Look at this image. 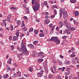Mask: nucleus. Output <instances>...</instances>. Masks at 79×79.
Returning <instances> with one entry per match:
<instances>
[{
  "label": "nucleus",
  "mask_w": 79,
  "mask_h": 79,
  "mask_svg": "<svg viewBox=\"0 0 79 79\" xmlns=\"http://www.w3.org/2000/svg\"><path fill=\"white\" fill-rule=\"evenodd\" d=\"M35 0H32V4L33 5H34V3H35L34 5L33 6V10L35 11V12H36V11H37L39 10L40 8V4H38V3H38V2L37 1V0H36V2L35 3Z\"/></svg>",
  "instance_id": "f257e3e1"
},
{
  "label": "nucleus",
  "mask_w": 79,
  "mask_h": 79,
  "mask_svg": "<svg viewBox=\"0 0 79 79\" xmlns=\"http://www.w3.org/2000/svg\"><path fill=\"white\" fill-rule=\"evenodd\" d=\"M17 49L20 52L22 51L24 55L26 56L28 54V52L27 51V48H26L25 47V45L24 44H22L21 48H17Z\"/></svg>",
  "instance_id": "f03ea898"
},
{
  "label": "nucleus",
  "mask_w": 79,
  "mask_h": 79,
  "mask_svg": "<svg viewBox=\"0 0 79 79\" xmlns=\"http://www.w3.org/2000/svg\"><path fill=\"white\" fill-rule=\"evenodd\" d=\"M63 17L64 19H66L68 18V13L66 12V11L64 9H60V17L61 18L62 16V15H63Z\"/></svg>",
  "instance_id": "7ed1b4c3"
},
{
  "label": "nucleus",
  "mask_w": 79,
  "mask_h": 79,
  "mask_svg": "<svg viewBox=\"0 0 79 79\" xmlns=\"http://www.w3.org/2000/svg\"><path fill=\"white\" fill-rule=\"evenodd\" d=\"M47 41H50V42H52V41L53 42H55L56 44H59L60 42V41L59 40H47Z\"/></svg>",
  "instance_id": "20e7f679"
},
{
  "label": "nucleus",
  "mask_w": 79,
  "mask_h": 79,
  "mask_svg": "<svg viewBox=\"0 0 79 79\" xmlns=\"http://www.w3.org/2000/svg\"><path fill=\"white\" fill-rule=\"evenodd\" d=\"M38 56H40V58H44V53H43L42 52H40L38 53Z\"/></svg>",
  "instance_id": "39448f33"
},
{
  "label": "nucleus",
  "mask_w": 79,
  "mask_h": 79,
  "mask_svg": "<svg viewBox=\"0 0 79 79\" xmlns=\"http://www.w3.org/2000/svg\"><path fill=\"white\" fill-rule=\"evenodd\" d=\"M59 27H60V28L62 27H63V26L64 25V23H63L62 22V21H60L59 22Z\"/></svg>",
  "instance_id": "423d86ee"
},
{
  "label": "nucleus",
  "mask_w": 79,
  "mask_h": 79,
  "mask_svg": "<svg viewBox=\"0 0 79 79\" xmlns=\"http://www.w3.org/2000/svg\"><path fill=\"white\" fill-rule=\"evenodd\" d=\"M66 27L68 29H69L71 28V25H70L69 22L67 23V24L66 25Z\"/></svg>",
  "instance_id": "0eeeda50"
},
{
  "label": "nucleus",
  "mask_w": 79,
  "mask_h": 79,
  "mask_svg": "<svg viewBox=\"0 0 79 79\" xmlns=\"http://www.w3.org/2000/svg\"><path fill=\"white\" fill-rule=\"evenodd\" d=\"M27 46L29 48H34V46L32 44H28Z\"/></svg>",
  "instance_id": "6e6552de"
},
{
  "label": "nucleus",
  "mask_w": 79,
  "mask_h": 79,
  "mask_svg": "<svg viewBox=\"0 0 79 79\" xmlns=\"http://www.w3.org/2000/svg\"><path fill=\"white\" fill-rule=\"evenodd\" d=\"M43 66L44 68H45L47 66V61H45L44 62L43 64Z\"/></svg>",
  "instance_id": "1a4fd4ad"
},
{
  "label": "nucleus",
  "mask_w": 79,
  "mask_h": 79,
  "mask_svg": "<svg viewBox=\"0 0 79 79\" xmlns=\"http://www.w3.org/2000/svg\"><path fill=\"white\" fill-rule=\"evenodd\" d=\"M45 69V72L46 74H48V68L47 67H44Z\"/></svg>",
  "instance_id": "9d476101"
},
{
  "label": "nucleus",
  "mask_w": 79,
  "mask_h": 79,
  "mask_svg": "<svg viewBox=\"0 0 79 79\" xmlns=\"http://www.w3.org/2000/svg\"><path fill=\"white\" fill-rule=\"evenodd\" d=\"M16 22V23H17V25H18V26H20V25H21V21L20 20H17Z\"/></svg>",
  "instance_id": "9b49d317"
},
{
  "label": "nucleus",
  "mask_w": 79,
  "mask_h": 79,
  "mask_svg": "<svg viewBox=\"0 0 79 79\" xmlns=\"http://www.w3.org/2000/svg\"><path fill=\"white\" fill-rule=\"evenodd\" d=\"M50 40H58V39L56 37H52Z\"/></svg>",
  "instance_id": "f8f14e48"
},
{
  "label": "nucleus",
  "mask_w": 79,
  "mask_h": 79,
  "mask_svg": "<svg viewBox=\"0 0 79 79\" xmlns=\"http://www.w3.org/2000/svg\"><path fill=\"white\" fill-rule=\"evenodd\" d=\"M21 73L19 71H18L17 72V76L18 77H21Z\"/></svg>",
  "instance_id": "ddd939ff"
},
{
  "label": "nucleus",
  "mask_w": 79,
  "mask_h": 79,
  "mask_svg": "<svg viewBox=\"0 0 79 79\" xmlns=\"http://www.w3.org/2000/svg\"><path fill=\"white\" fill-rule=\"evenodd\" d=\"M37 76L38 77H42V74L40 73L39 72L37 74Z\"/></svg>",
  "instance_id": "4468645a"
},
{
  "label": "nucleus",
  "mask_w": 79,
  "mask_h": 79,
  "mask_svg": "<svg viewBox=\"0 0 79 79\" xmlns=\"http://www.w3.org/2000/svg\"><path fill=\"white\" fill-rule=\"evenodd\" d=\"M50 22V21L49 20H45V21L44 22V23L45 24H48Z\"/></svg>",
  "instance_id": "2eb2a0df"
},
{
  "label": "nucleus",
  "mask_w": 79,
  "mask_h": 79,
  "mask_svg": "<svg viewBox=\"0 0 79 79\" xmlns=\"http://www.w3.org/2000/svg\"><path fill=\"white\" fill-rule=\"evenodd\" d=\"M70 62L68 60H66L64 61V63L66 64H69Z\"/></svg>",
  "instance_id": "dca6fc26"
},
{
  "label": "nucleus",
  "mask_w": 79,
  "mask_h": 79,
  "mask_svg": "<svg viewBox=\"0 0 79 79\" xmlns=\"http://www.w3.org/2000/svg\"><path fill=\"white\" fill-rule=\"evenodd\" d=\"M66 70L67 72H69V73H71V69L70 68H67L66 69Z\"/></svg>",
  "instance_id": "f3484780"
},
{
  "label": "nucleus",
  "mask_w": 79,
  "mask_h": 79,
  "mask_svg": "<svg viewBox=\"0 0 79 79\" xmlns=\"http://www.w3.org/2000/svg\"><path fill=\"white\" fill-rule=\"evenodd\" d=\"M75 13V15L76 16H77L78 15H79V12L78 11H75L74 12Z\"/></svg>",
  "instance_id": "a211bd4d"
},
{
  "label": "nucleus",
  "mask_w": 79,
  "mask_h": 79,
  "mask_svg": "<svg viewBox=\"0 0 79 79\" xmlns=\"http://www.w3.org/2000/svg\"><path fill=\"white\" fill-rule=\"evenodd\" d=\"M23 56V54H20L19 55L17 56V57L21 59Z\"/></svg>",
  "instance_id": "6ab92c4d"
},
{
  "label": "nucleus",
  "mask_w": 79,
  "mask_h": 79,
  "mask_svg": "<svg viewBox=\"0 0 79 79\" xmlns=\"http://www.w3.org/2000/svg\"><path fill=\"white\" fill-rule=\"evenodd\" d=\"M44 61V59H40L38 60V63H41L42 62Z\"/></svg>",
  "instance_id": "aec40b11"
},
{
  "label": "nucleus",
  "mask_w": 79,
  "mask_h": 79,
  "mask_svg": "<svg viewBox=\"0 0 79 79\" xmlns=\"http://www.w3.org/2000/svg\"><path fill=\"white\" fill-rule=\"evenodd\" d=\"M11 61H12V59L11 58H10L8 60V61H7V63H9V64H11Z\"/></svg>",
  "instance_id": "412c9836"
},
{
  "label": "nucleus",
  "mask_w": 79,
  "mask_h": 79,
  "mask_svg": "<svg viewBox=\"0 0 79 79\" xmlns=\"http://www.w3.org/2000/svg\"><path fill=\"white\" fill-rule=\"evenodd\" d=\"M70 2L72 3H75L76 2V0H70Z\"/></svg>",
  "instance_id": "4be33fe9"
},
{
  "label": "nucleus",
  "mask_w": 79,
  "mask_h": 79,
  "mask_svg": "<svg viewBox=\"0 0 79 79\" xmlns=\"http://www.w3.org/2000/svg\"><path fill=\"white\" fill-rule=\"evenodd\" d=\"M54 14L55 15H56L57 14V11H56V9H54L53 10Z\"/></svg>",
  "instance_id": "5701e85b"
},
{
  "label": "nucleus",
  "mask_w": 79,
  "mask_h": 79,
  "mask_svg": "<svg viewBox=\"0 0 79 79\" xmlns=\"http://www.w3.org/2000/svg\"><path fill=\"white\" fill-rule=\"evenodd\" d=\"M37 70H40L41 69H42V67H40V66H38L37 68H36Z\"/></svg>",
  "instance_id": "b1692460"
},
{
  "label": "nucleus",
  "mask_w": 79,
  "mask_h": 79,
  "mask_svg": "<svg viewBox=\"0 0 79 79\" xmlns=\"http://www.w3.org/2000/svg\"><path fill=\"white\" fill-rule=\"evenodd\" d=\"M38 30H34V32L35 33V35H37V34H38Z\"/></svg>",
  "instance_id": "393cba45"
},
{
  "label": "nucleus",
  "mask_w": 79,
  "mask_h": 79,
  "mask_svg": "<svg viewBox=\"0 0 79 79\" xmlns=\"http://www.w3.org/2000/svg\"><path fill=\"white\" fill-rule=\"evenodd\" d=\"M34 30V29L33 28H31L30 29L29 32H33V31Z\"/></svg>",
  "instance_id": "a878e982"
},
{
  "label": "nucleus",
  "mask_w": 79,
  "mask_h": 79,
  "mask_svg": "<svg viewBox=\"0 0 79 79\" xmlns=\"http://www.w3.org/2000/svg\"><path fill=\"white\" fill-rule=\"evenodd\" d=\"M26 9L27 13V14H29V8H27Z\"/></svg>",
  "instance_id": "bb28decb"
},
{
  "label": "nucleus",
  "mask_w": 79,
  "mask_h": 79,
  "mask_svg": "<svg viewBox=\"0 0 79 79\" xmlns=\"http://www.w3.org/2000/svg\"><path fill=\"white\" fill-rule=\"evenodd\" d=\"M44 34H43V33H41L40 34V36L41 37H44Z\"/></svg>",
  "instance_id": "cd10ccee"
},
{
  "label": "nucleus",
  "mask_w": 79,
  "mask_h": 79,
  "mask_svg": "<svg viewBox=\"0 0 79 79\" xmlns=\"http://www.w3.org/2000/svg\"><path fill=\"white\" fill-rule=\"evenodd\" d=\"M45 19H47V20H49L50 19V17L48 16H45Z\"/></svg>",
  "instance_id": "c85d7f7f"
},
{
  "label": "nucleus",
  "mask_w": 79,
  "mask_h": 79,
  "mask_svg": "<svg viewBox=\"0 0 79 79\" xmlns=\"http://www.w3.org/2000/svg\"><path fill=\"white\" fill-rule=\"evenodd\" d=\"M57 61L58 63H59V64H63L62 62H61V60H57Z\"/></svg>",
  "instance_id": "c756f323"
},
{
  "label": "nucleus",
  "mask_w": 79,
  "mask_h": 79,
  "mask_svg": "<svg viewBox=\"0 0 79 79\" xmlns=\"http://www.w3.org/2000/svg\"><path fill=\"white\" fill-rule=\"evenodd\" d=\"M33 43H34V45H36V44L37 43H38V41L37 40L33 42Z\"/></svg>",
  "instance_id": "7c9ffc66"
},
{
  "label": "nucleus",
  "mask_w": 79,
  "mask_h": 79,
  "mask_svg": "<svg viewBox=\"0 0 79 79\" xmlns=\"http://www.w3.org/2000/svg\"><path fill=\"white\" fill-rule=\"evenodd\" d=\"M23 18L26 19V21L27 22V16H23Z\"/></svg>",
  "instance_id": "2f4dec72"
},
{
  "label": "nucleus",
  "mask_w": 79,
  "mask_h": 79,
  "mask_svg": "<svg viewBox=\"0 0 79 79\" xmlns=\"http://www.w3.org/2000/svg\"><path fill=\"white\" fill-rule=\"evenodd\" d=\"M22 30L23 31H27V28H26L25 27L23 28Z\"/></svg>",
  "instance_id": "473e14b6"
},
{
  "label": "nucleus",
  "mask_w": 79,
  "mask_h": 79,
  "mask_svg": "<svg viewBox=\"0 0 79 79\" xmlns=\"http://www.w3.org/2000/svg\"><path fill=\"white\" fill-rule=\"evenodd\" d=\"M35 52L34 51H33L32 52V55L33 56H35Z\"/></svg>",
  "instance_id": "72a5a7b5"
},
{
  "label": "nucleus",
  "mask_w": 79,
  "mask_h": 79,
  "mask_svg": "<svg viewBox=\"0 0 79 79\" xmlns=\"http://www.w3.org/2000/svg\"><path fill=\"white\" fill-rule=\"evenodd\" d=\"M11 15L10 14H9L8 16H7V19L11 18Z\"/></svg>",
  "instance_id": "f704fd0d"
},
{
  "label": "nucleus",
  "mask_w": 79,
  "mask_h": 79,
  "mask_svg": "<svg viewBox=\"0 0 79 79\" xmlns=\"http://www.w3.org/2000/svg\"><path fill=\"white\" fill-rule=\"evenodd\" d=\"M11 69V68L10 67H8V68L6 69L7 72H8Z\"/></svg>",
  "instance_id": "c9c22d12"
},
{
  "label": "nucleus",
  "mask_w": 79,
  "mask_h": 79,
  "mask_svg": "<svg viewBox=\"0 0 79 79\" xmlns=\"http://www.w3.org/2000/svg\"><path fill=\"white\" fill-rule=\"evenodd\" d=\"M69 74H70V73H67V72H65L64 73V75H66V76H68L69 75Z\"/></svg>",
  "instance_id": "e433bc0d"
},
{
  "label": "nucleus",
  "mask_w": 79,
  "mask_h": 79,
  "mask_svg": "<svg viewBox=\"0 0 79 79\" xmlns=\"http://www.w3.org/2000/svg\"><path fill=\"white\" fill-rule=\"evenodd\" d=\"M75 56H76V55H74L73 54H72L70 56V57L71 58H73L74 57H75Z\"/></svg>",
  "instance_id": "4c0bfd02"
},
{
  "label": "nucleus",
  "mask_w": 79,
  "mask_h": 79,
  "mask_svg": "<svg viewBox=\"0 0 79 79\" xmlns=\"http://www.w3.org/2000/svg\"><path fill=\"white\" fill-rule=\"evenodd\" d=\"M13 65L15 66V67H18V65L16 64V63H14L13 64Z\"/></svg>",
  "instance_id": "58836bf2"
},
{
  "label": "nucleus",
  "mask_w": 79,
  "mask_h": 79,
  "mask_svg": "<svg viewBox=\"0 0 79 79\" xmlns=\"http://www.w3.org/2000/svg\"><path fill=\"white\" fill-rule=\"evenodd\" d=\"M17 38V37L16 36H13V39L12 40H16Z\"/></svg>",
  "instance_id": "ea45409f"
},
{
  "label": "nucleus",
  "mask_w": 79,
  "mask_h": 79,
  "mask_svg": "<svg viewBox=\"0 0 79 79\" xmlns=\"http://www.w3.org/2000/svg\"><path fill=\"white\" fill-rule=\"evenodd\" d=\"M29 71H30V72H32V68L30 67V68H29Z\"/></svg>",
  "instance_id": "a19ab883"
},
{
  "label": "nucleus",
  "mask_w": 79,
  "mask_h": 79,
  "mask_svg": "<svg viewBox=\"0 0 79 79\" xmlns=\"http://www.w3.org/2000/svg\"><path fill=\"white\" fill-rule=\"evenodd\" d=\"M71 31H75L76 30V29L74 28V27H72L71 28Z\"/></svg>",
  "instance_id": "79ce46f5"
},
{
  "label": "nucleus",
  "mask_w": 79,
  "mask_h": 79,
  "mask_svg": "<svg viewBox=\"0 0 79 79\" xmlns=\"http://www.w3.org/2000/svg\"><path fill=\"white\" fill-rule=\"evenodd\" d=\"M67 21H68V20H65L64 21V24H67Z\"/></svg>",
  "instance_id": "37998d69"
},
{
  "label": "nucleus",
  "mask_w": 79,
  "mask_h": 79,
  "mask_svg": "<svg viewBox=\"0 0 79 79\" xmlns=\"http://www.w3.org/2000/svg\"><path fill=\"white\" fill-rule=\"evenodd\" d=\"M16 73H15L13 74V77H14V78H15V77H16Z\"/></svg>",
  "instance_id": "c03bdc74"
},
{
  "label": "nucleus",
  "mask_w": 79,
  "mask_h": 79,
  "mask_svg": "<svg viewBox=\"0 0 79 79\" xmlns=\"http://www.w3.org/2000/svg\"><path fill=\"white\" fill-rule=\"evenodd\" d=\"M52 75H49L48 76V78H49V79H51V78H52Z\"/></svg>",
  "instance_id": "a18cd8bd"
},
{
  "label": "nucleus",
  "mask_w": 79,
  "mask_h": 79,
  "mask_svg": "<svg viewBox=\"0 0 79 79\" xmlns=\"http://www.w3.org/2000/svg\"><path fill=\"white\" fill-rule=\"evenodd\" d=\"M11 47L12 48V51H13V50H14V46L13 45H11Z\"/></svg>",
  "instance_id": "49530a36"
},
{
  "label": "nucleus",
  "mask_w": 79,
  "mask_h": 79,
  "mask_svg": "<svg viewBox=\"0 0 79 79\" xmlns=\"http://www.w3.org/2000/svg\"><path fill=\"white\" fill-rule=\"evenodd\" d=\"M10 9H11V10H16V8L11 7H10Z\"/></svg>",
  "instance_id": "de8ad7c7"
},
{
  "label": "nucleus",
  "mask_w": 79,
  "mask_h": 79,
  "mask_svg": "<svg viewBox=\"0 0 79 79\" xmlns=\"http://www.w3.org/2000/svg\"><path fill=\"white\" fill-rule=\"evenodd\" d=\"M62 37L63 39H66L67 38V36H63Z\"/></svg>",
  "instance_id": "09e8293b"
},
{
  "label": "nucleus",
  "mask_w": 79,
  "mask_h": 79,
  "mask_svg": "<svg viewBox=\"0 0 79 79\" xmlns=\"http://www.w3.org/2000/svg\"><path fill=\"white\" fill-rule=\"evenodd\" d=\"M56 31H58L59 30H60V27H57L56 28Z\"/></svg>",
  "instance_id": "8fccbe9b"
},
{
  "label": "nucleus",
  "mask_w": 79,
  "mask_h": 79,
  "mask_svg": "<svg viewBox=\"0 0 79 79\" xmlns=\"http://www.w3.org/2000/svg\"><path fill=\"white\" fill-rule=\"evenodd\" d=\"M25 26V24L24 23H22L21 25L22 27H24Z\"/></svg>",
  "instance_id": "3c124183"
},
{
  "label": "nucleus",
  "mask_w": 79,
  "mask_h": 79,
  "mask_svg": "<svg viewBox=\"0 0 79 79\" xmlns=\"http://www.w3.org/2000/svg\"><path fill=\"white\" fill-rule=\"evenodd\" d=\"M23 7H24L25 8H26V6H27V5H26V4H23Z\"/></svg>",
  "instance_id": "603ef678"
},
{
  "label": "nucleus",
  "mask_w": 79,
  "mask_h": 79,
  "mask_svg": "<svg viewBox=\"0 0 79 79\" xmlns=\"http://www.w3.org/2000/svg\"><path fill=\"white\" fill-rule=\"evenodd\" d=\"M44 4L45 5H47V2H44Z\"/></svg>",
  "instance_id": "864d4df0"
},
{
  "label": "nucleus",
  "mask_w": 79,
  "mask_h": 79,
  "mask_svg": "<svg viewBox=\"0 0 79 79\" xmlns=\"http://www.w3.org/2000/svg\"><path fill=\"white\" fill-rule=\"evenodd\" d=\"M65 69V67H63L62 68V71H64V70Z\"/></svg>",
  "instance_id": "5fc2aeb1"
},
{
  "label": "nucleus",
  "mask_w": 79,
  "mask_h": 79,
  "mask_svg": "<svg viewBox=\"0 0 79 79\" xmlns=\"http://www.w3.org/2000/svg\"><path fill=\"white\" fill-rule=\"evenodd\" d=\"M17 37H19V32H17L15 34Z\"/></svg>",
  "instance_id": "6e6d98bb"
},
{
  "label": "nucleus",
  "mask_w": 79,
  "mask_h": 79,
  "mask_svg": "<svg viewBox=\"0 0 79 79\" xmlns=\"http://www.w3.org/2000/svg\"><path fill=\"white\" fill-rule=\"evenodd\" d=\"M11 31L13 30V27L12 25H11Z\"/></svg>",
  "instance_id": "4d7b16f0"
},
{
  "label": "nucleus",
  "mask_w": 79,
  "mask_h": 79,
  "mask_svg": "<svg viewBox=\"0 0 79 79\" xmlns=\"http://www.w3.org/2000/svg\"><path fill=\"white\" fill-rule=\"evenodd\" d=\"M0 31H3V29L2 27H0Z\"/></svg>",
  "instance_id": "13d9d810"
},
{
  "label": "nucleus",
  "mask_w": 79,
  "mask_h": 79,
  "mask_svg": "<svg viewBox=\"0 0 79 79\" xmlns=\"http://www.w3.org/2000/svg\"><path fill=\"white\" fill-rule=\"evenodd\" d=\"M75 61H76V60H72V63H73V64H74V63H75Z\"/></svg>",
  "instance_id": "bf43d9fd"
},
{
  "label": "nucleus",
  "mask_w": 79,
  "mask_h": 79,
  "mask_svg": "<svg viewBox=\"0 0 79 79\" xmlns=\"http://www.w3.org/2000/svg\"><path fill=\"white\" fill-rule=\"evenodd\" d=\"M66 40H64L62 42V45H63V44H64V42H66Z\"/></svg>",
  "instance_id": "052dcab7"
},
{
  "label": "nucleus",
  "mask_w": 79,
  "mask_h": 79,
  "mask_svg": "<svg viewBox=\"0 0 79 79\" xmlns=\"http://www.w3.org/2000/svg\"><path fill=\"white\" fill-rule=\"evenodd\" d=\"M40 73L41 74H43V73H44V71L43 70H41L40 71Z\"/></svg>",
  "instance_id": "680f3d73"
},
{
  "label": "nucleus",
  "mask_w": 79,
  "mask_h": 79,
  "mask_svg": "<svg viewBox=\"0 0 79 79\" xmlns=\"http://www.w3.org/2000/svg\"><path fill=\"white\" fill-rule=\"evenodd\" d=\"M44 79H47V76L46 75H44Z\"/></svg>",
  "instance_id": "e2e57ef3"
},
{
  "label": "nucleus",
  "mask_w": 79,
  "mask_h": 79,
  "mask_svg": "<svg viewBox=\"0 0 79 79\" xmlns=\"http://www.w3.org/2000/svg\"><path fill=\"white\" fill-rule=\"evenodd\" d=\"M73 22L75 24H77V22H76V20H73Z\"/></svg>",
  "instance_id": "0e129e2a"
},
{
  "label": "nucleus",
  "mask_w": 79,
  "mask_h": 79,
  "mask_svg": "<svg viewBox=\"0 0 79 79\" xmlns=\"http://www.w3.org/2000/svg\"><path fill=\"white\" fill-rule=\"evenodd\" d=\"M9 40H12V36H9Z\"/></svg>",
  "instance_id": "69168bd1"
},
{
  "label": "nucleus",
  "mask_w": 79,
  "mask_h": 79,
  "mask_svg": "<svg viewBox=\"0 0 79 79\" xmlns=\"http://www.w3.org/2000/svg\"><path fill=\"white\" fill-rule=\"evenodd\" d=\"M3 78H4V79H7V77H6V75H3Z\"/></svg>",
  "instance_id": "338daca9"
},
{
  "label": "nucleus",
  "mask_w": 79,
  "mask_h": 79,
  "mask_svg": "<svg viewBox=\"0 0 79 79\" xmlns=\"http://www.w3.org/2000/svg\"><path fill=\"white\" fill-rule=\"evenodd\" d=\"M7 19V21H9V22H11V20H10V18Z\"/></svg>",
  "instance_id": "774afa93"
}]
</instances>
